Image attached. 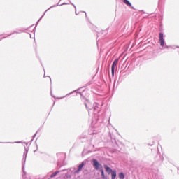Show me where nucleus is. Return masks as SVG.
<instances>
[{
	"label": "nucleus",
	"mask_w": 179,
	"mask_h": 179,
	"mask_svg": "<svg viewBox=\"0 0 179 179\" xmlns=\"http://www.w3.org/2000/svg\"><path fill=\"white\" fill-rule=\"evenodd\" d=\"M159 43L160 47L162 48V50H173L174 46L167 45L166 41H164V34L162 32L159 34Z\"/></svg>",
	"instance_id": "obj_1"
},
{
	"label": "nucleus",
	"mask_w": 179,
	"mask_h": 179,
	"mask_svg": "<svg viewBox=\"0 0 179 179\" xmlns=\"http://www.w3.org/2000/svg\"><path fill=\"white\" fill-rule=\"evenodd\" d=\"M119 178L120 179H124L125 178V175L124 174L123 172L119 173Z\"/></svg>",
	"instance_id": "obj_18"
},
{
	"label": "nucleus",
	"mask_w": 179,
	"mask_h": 179,
	"mask_svg": "<svg viewBox=\"0 0 179 179\" xmlns=\"http://www.w3.org/2000/svg\"><path fill=\"white\" fill-rule=\"evenodd\" d=\"M85 107L87 110H88L89 114H90V111H94V114H96V113H99V104L95 103L92 106L90 103H85Z\"/></svg>",
	"instance_id": "obj_3"
},
{
	"label": "nucleus",
	"mask_w": 179,
	"mask_h": 179,
	"mask_svg": "<svg viewBox=\"0 0 179 179\" xmlns=\"http://www.w3.org/2000/svg\"><path fill=\"white\" fill-rule=\"evenodd\" d=\"M118 61H120V59L118 58L115 59L111 66V73H112V76H114V73L115 72V67L117 66V65H118Z\"/></svg>",
	"instance_id": "obj_6"
},
{
	"label": "nucleus",
	"mask_w": 179,
	"mask_h": 179,
	"mask_svg": "<svg viewBox=\"0 0 179 179\" xmlns=\"http://www.w3.org/2000/svg\"><path fill=\"white\" fill-rule=\"evenodd\" d=\"M108 30V28L106 29L105 31H102L101 32L98 33L97 37H99V36H101V34H107Z\"/></svg>",
	"instance_id": "obj_17"
},
{
	"label": "nucleus",
	"mask_w": 179,
	"mask_h": 179,
	"mask_svg": "<svg viewBox=\"0 0 179 179\" xmlns=\"http://www.w3.org/2000/svg\"><path fill=\"white\" fill-rule=\"evenodd\" d=\"M51 96L53 97L52 94H51Z\"/></svg>",
	"instance_id": "obj_32"
},
{
	"label": "nucleus",
	"mask_w": 179,
	"mask_h": 179,
	"mask_svg": "<svg viewBox=\"0 0 179 179\" xmlns=\"http://www.w3.org/2000/svg\"><path fill=\"white\" fill-rule=\"evenodd\" d=\"M38 148H37V149L35 150L34 152H37V150H38Z\"/></svg>",
	"instance_id": "obj_25"
},
{
	"label": "nucleus",
	"mask_w": 179,
	"mask_h": 179,
	"mask_svg": "<svg viewBox=\"0 0 179 179\" xmlns=\"http://www.w3.org/2000/svg\"><path fill=\"white\" fill-rule=\"evenodd\" d=\"M83 167H85V162H82L81 164L78 165V169L73 171V174H79L80 171L83 170Z\"/></svg>",
	"instance_id": "obj_7"
},
{
	"label": "nucleus",
	"mask_w": 179,
	"mask_h": 179,
	"mask_svg": "<svg viewBox=\"0 0 179 179\" xmlns=\"http://www.w3.org/2000/svg\"><path fill=\"white\" fill-rule=\"evenodd\" d=\"M48 78H50V83H52V82H51V77L48 76Z\"/></svg>",
	"instance_id": "obj_23"
},
{
	"label": "nucleus",
	"mask_w": 179,
	"mask_h": 179,
	"mask_svg": "<svg viewBox=\"0 0 179 179\" xmlns=\"http://www.w3.org/2000/svg\"><path fill=\"white\" fill-rule=\"evenodd\" d=\"M92 164L93 168L96 170V171H99L103 169V165L96 159H92Z\"/></svg>",
	"instance_id": "obj_5"
},
{
	"label": "nucleus",
	"mask_w": 179,
	"mask_h": 179,
	"mask_svg": "<svg viewBox=\"0 0 179 179\" xmlns=\"http://www.w3.org/2000/svg\"><path fill=\"white\" fill-rule=\"evenodd\" d=\"M110 174H111V179H115L117 178V171L115 170Z\"/></svg>",
	"instance_id": "obj_16"
},
{
	"label": "nucleus",
	"mask_w": 179,
	"mask_h": 179,
	"mask_svg": "<svg viewBox=\"0 0 179 179\" xmlns=\"http://www.w3.org/2000/svg\"><path fill=\"white\" fill-rule=\"evenodd\" d=\"M31 27H33V25L30 26L29 28H27L26 30H29Z\"/></svg>",
	"instance_id": "obj_22"
},
{
	"label": "nucleus",
	"mask_w": 179,
	"mask_h": 179,
	"mask_svg": "<svg viewBox=\"0 0 179 179\" xmlns=\"http://www.w3.org/2000/svg\"><path fill=\"white\" fill-rule=\"evenodd\" d=\"M178 48H179V47H178Z\"/></svg>",
	"instance_id": "obj_33"
},
{
	"label": "nucleus",
	"mask_w": 179,
	"mask_h": 179,
	"mask_svg": "<svg viewBox=\"0 0 179 179\" xmlns=\"http://www.w3.org/2000/svg\"><path fill=\"white\" fill-rule=\"evenodd\" d=\"M71 3V5H73V6L75 8V9H76V6L73 3Z\"/></svg>",
	"instance_id": "obj_21"
},
{
	"label": "nucleus",
	"mask_w": 179,
	"mask_h": 179,
	"mask_svg": "<svg viewBox=\"0 0 179 179\" xmlns=\"http://www.w3.org/2000/svg\"><path fill=\"white\" fill-rule=\"evenodd\" d=\"M27 153H29V148L24 147V152L23 153V157L22 159V172L23 175L22 177L24 178V176H26V171H24V166H26V159L27 157Z\"/></svg>",
	"instance_id": "obj_2"
},
{
	"label": "nucleus",
	"mask_w": 179,
	"mask_h": 179,
	"mask_svg": "<svg viewBox=\"0 0 179 179\" xmlns=\"http://www.w3.org/2000/svg\"><path fill=\"white\" fill-rule=\"evenodd\" d=\"M83 13H85V16H87V15H86V12L83 11Z\"/></svg>",
	"instance_id": "obj_29"
},
{
	"label": "nucleus",
	"mask_w": 179,
	"mask_h": 179,
	"mask_svg": "<svg viewBox=\"0 0 179 179\" xmlns=\"http://www.w3.org/2000/svg\"><path fill=\"white\" fill-rule=\"evenodd\" d=\"M2 38H6V37H3V38H0V41H1V40H2Z\"/></svg>",
	"instance_id": "obj_24"
},
{
	"label": "nucleus",
	"mask_w": 179,
	"mask_h": 179,
	"mask_svg": "<svg viewBox=\"0 0 179 179\" xmlns=\"http://www.w3.org/2000/svg\"><path fill=\"white\" fill-rule=\"evenodd\" d=\"M37 134H38V131H36L35 133V134L32 136L33 138L31 140V142H33V141H34V138H36V136H37Z\"/></svg>",
	"instance_id": "obj_19"
},
{
	"label": "nucleus",
	"mask_w": 179,
	"mask_h": 179,
	"mask_svg": "<svg viewBox=\"0 0 179 179\" xmlns=\"http://www.w3.org/2000/svg\"><path fill=\"white\" fill-rule=\"evenodd\" d=\"M99 171H100V173H101V178H103V179H108L107 176H106V173H104V169L103 168L100 169Z\"/></svg>",
	"instance_id": "obj_14"
},
{
	"label": "nucleus",
	"mask_w": 179,
	"mask_h": 179,
	"mask_svg": "<svg viewBox=\"0 0 179 179\" xmlns=\"http://www.w3.org/2000/svg\"><path fill=\"white\" fill-rule=\"evenodd\" d=\"M62 5H69V3H63L62 4L59 3L57 5H53L52 6H50L47 10H45L43 13V15L41 17V18L37 21L35 27L34 28V30H36L37 25L38 24V22H40V20H41L43 19V17H44V15H45V13L48 12V10H50V9H52V8H56V6H62Z\"/></svg>",
	"instance_id": "obj_4"
},
{
	"label": "nucleus",
	"mask_w": 179,
	"mask_h": 179,
	"mask_svg": "<svg viewBox=\"0 0 179 179\" xmlns=\"http://www.w3.org/2000/svg\"><path fill=\"white\" fill-rule=\"evenodd\" d=\"M79 90H80V88H78L69 94H67L66 96L61 97V99H64V97H68V96H71V94H73V93H76V94H78V93H79V94H80V96H83L82 92H79Z\"/></svg>",
	"instance_id": "obj_8"
},
{
	"label": "nucleus",
	"mask_w": 179,
	"mask_h": 179,
	"mask_svg": "<svg viewBox=\"0 0 179 179\" xmlns=\"http://www.w3.org/2000/svg\"><path fill=\"white\" fill-rule=\"evenodd\" d=\"M0 143H24L27 146L29 145V143L22 142V141H15V142H0Z\"/></svg>",
	"instance_id": "obj_15"
},
{
	"label": "nucleus",
	"mask_w": 179,
	"mask_h": 179,
	"mask_svg": "<svg viewBox=\"0 0 179 179\" xmlns=\"http://www.w3.org/2000/svg\"><path fill=\"white\" fill-rule=\"evenodd\" d=\"M103 168L105 169V171H106V173H108V174H111L115 171L113 170V169H111V167L108 166V165L107 164H104Z\"/></svg>",
	"instance_id": "obj_9"
},
{
	"label": "nucleus",
	"mask_w": 179,
	"mask_h": 179,
	"mask_svg": "<svg viewBox=\"0 0 179 179\" xmlns=\"http://www.w3.org/2000/svg\"><path fill=\"white\" fill-rule=\"evenodd\" d=\"M43 78H45V74H44Z\"/></svg>",
	"instance_id": "obj_31"
},
{
	"label": "nucleus",
	"mask_w": 179,
	"mask_h": 179,
	"mask_svg": "<svg viewBox=\"0 0 179 179\" xmlns=\"http://www.w3.org/2000/svg\"><path fill=\"white\" fill-rule=\"evenodd\" d=\"M92 84V81H89L85 86H90Z\"/></svg>",
	"instance_id": "obj_20"
},
{
	"label": "nucleus",
	"mask_w": 179,
	"mask_h": 179,
	"mask_svg": "<svg viewBox=\"0 0 179 179\" xmlns=\"http://www.w3.org/2000/svg\"><path fill=\"white\" fill-rule=\"evenodd\" d=\"M80 142H86L88 141L87 136L85 134H82L79 138Z\"/></svg>",
	"instance_id": "obj_12"
},
{
	"label": "nucleus",
	"mask_w": 179,
	"mask_h": 179,
	"mask_svg": "<svg viewBox=\"0 0 179 179\" xmlns=\"http://www.w3.org/2000/svg\"><path fill=\"white\" fill-rule=\"evenodd\" d=\"M150 146H153V144H148Z\"/></svg>",
	"instance_id": "obj_27"
},
{
	"label": "nucleus",
	"mask_w": 179,
	"mask_h": 179,
	"mask_svg": "<svg viewBox=\"0 0 179 179\" xmlns=\"http://www.w3.org/2000/svg\"><path fill=\"white\" fill-rule=\"evenodd\" d=\"M76 15H79V13H78L76 12Z\"/></svg>",
	"instance_id": "obj_26"
},
{
	"label": "nucleus",
	"mask_w": 179,
	"mask_h": 179,
	"mask_svg": "<svg viewBox=\"0 0 179 179\" xmlns=\"http://www.w3.org/2000/svg\"><path fill=\"white\" fill-rule=\"evenodd\" d=\"M20 33H24V29H17V31H15L13 33L8 35V36H12V34H20Z\"/></svg>",
	"instance_id": "obj_11"
},
{
	"label": "nucleus",
	"mask_w": 179,
	"mask_h": 179,
	"mask_svg": "<svg viewBox=\"0 0 179 179\" xmlns=\"http://www.w3.org/2000/svg\"><path fill=\"white\" fill-rule=\"evenodd\" d=\"M122 2L123 3H124V5H127V6H128L129 8H131V9H135V8L132 6V3H131V1L128 0H122Z\"/></svg>",
	"instance_id": "obj_10"
},
{
	"label": "nucleus",
	"mask_w": 179,
	"mask_h": 179,
	"mask_svg": "<svg viewBox=\"0 0 179 179\" xmlns=\"http://www.w3.org/2000/svg\"><path fill=\"white\" fill-rule=\"evenodd\" d=\"M64 171H66V169H63L62 171H57L54 172L53 173H52L50 175V178H54V177H55V176H57V174H58L59 173H61V172H64Z\"/></svg>",
	"instance_id": "obj_13"
},
{
	"label": "nucleus",
	"mask_w": 179,
	"mask_h": 179,
	"mask_svg": "<svg viewBox=\"0 0 179 179\" xmlns=\"http://www.w3.org/2000/svg\"><path fill=\"white\" fill-rule=\"evenodd\" d=\"M83 87H86V86H84V87H81V89H83Z\"/></svg>",
	"instance_id": "obj_30"
},
{
	"label": "nucleus",
	"mask_w": 179,
	"mask_h": 179,
	"mask_svg": "<svg viewBox=\"0 0 179 179\" xmlns=\"http://www.w3.org/2000/svg\"><path fill=\"white\" fill-rule=\"evenodd\" d=\"M67 178H71V176H67Z\"/></svg>",
	"instance_id": "obj_28"
}]
</instances>
